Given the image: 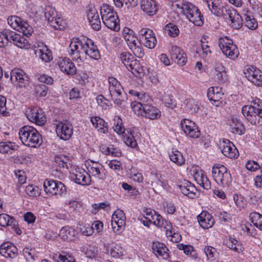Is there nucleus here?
<instances>
[{
    "mask_svg": "<svg viewBox=\"0 0 262 262\" xmlns=\"http://www.w3.org/2000/svg\"><path fill=\"white\" fill-rule=\"evenodd\" d=\"M69 52L73 59L82 61L87 56L95 60L100 58V52L96 45L89 38L76 39L71 41Z\"/></svg>",
    "mask_w": 262,
    "mask_h": 262,
    "instance_id": "obj_1",
    "label": "nucleus"
},
{
    "mask_svg": "<svg viewBox=\"0 0 262 262\" xmlns=\"http://www.w3.org/2000/svg\"><path fill=\"white\" fill-rule=\"evenodd\" d=\"M173 8L185 16L186 18L196 26L203 25V17L197 7L191 3L184 1H175L172 4Z\"/></svg>",
    "mask_w": 262,
    "mask_h": 262,
    "instance_id": "obj_2",
    "label": "nucleus"
},
{
    "mask_svg": "<svg viewBox=\"0 0 262 262\" xmlns=\"http://www.w3.org/2000/svg\"><path fill=\"white\" fill-rule=\"evenodd\" d=\"M252 103L253 105H245L242 107V114L252 124L260 125L262 120V100L253 98Z\"/></svg>",
    "mask_w": 262,
    "mask_h": 262,
    "instance_id": "obj_3",
    "label": "nucleus"
},
{
    "mask_svg": "<svg viewBox=\"0 0 262 262\" xmlns=\"http://www.w3.org/2000/svg\"><path fill=\"white\" fill-rule=\"evenodd\" d=\"M18 134L22 143L29 147H36L42 142L41 135L32 126H24L20 128Z\"/></svg>",
    "mask_w": 262,
    "mask_h": 262,
    "instance_id": "obj_4",
    "label": "nucleus"
},
{
    "mask_svg": "<svg viewBox=\"0 0 262 262\" xmlns=\"http://www.w3.org/2000/svg\"><path fill=\"white\" fill-rule=\"evenodd\" d=\"M10 42L21 49H28L30 43L21 35L11 30H5L0 33V47L3 48Z\"/></svg>",
    "mask_w": 262,
    "mask_h": 262,
    "instance_id": "obj_5",
    "label": "nucleus"
},
{
    "mask_svg": "<svg viewBox=\"0 0 262 262\" xmlns=\"http://www.w3.org/2000/svg\"><path fill=\"white\" fill-rule=\"evenodd\" d=\"M212 176L214 181L223 187H227L232 181L230 172L221 164H215L212 168Z\"/></svg>",
    "mask_w": 262,
    "mask_h": 262,
    "instance_id": "obj_6",
    "label": "nucleus"
},
{
    "mask_svg": "<svg viewBox=\"0 0 262 262\" xmlns=\"http://www.w3.org/2000/svg\"><path fill=\"white\" fill-rule=\"evenodd\" d=\"M43 188L49 196H55L58 198L64 196L67 193L66 188L62 182L52 179H46L44 181Z\"/></svg>",
    "mask_w": 262,
    "mask_h": 262,
    "instance_id": "obj_7",
    "label": "nucleus"
},
{
    "mask_svg": "<svg viewBox=\"0 0 262 262\" xmlns=\"http://www.w3.org/2000/svg\"><path fill=\"white\" fill-rule=\"evenodd\" d=\"M220 48L226 57L231 59L237 58L239 52L236 45L227 36L222 37L218 41Z\"/></svg>",
    "mask_w": 262,
    "mask_h": 262,
    "instance_id": "obj_8",
    "label": "nucleus"
},
{
    "mask_svg": "<svg viewBox=\"0 0 262 262\" xmlns=\"http://www.w3.org/2000/svg\"><path fill=\"white\" fill-rule=\"evenodd\" d=\"M123 32V37L129 49L133 52L134 54L138 58H142L144 52L141 47V42L133 34L132 30H128V32Z\"/></svg>",
    "mask_w": 262,
    "mask_h": 262,
    "instance_id": "obj_9",
    "label": "nucleus"
},
{
    "mask_svg": "<svg viewBox=\"0 0 262 262\" xmlns=\"http://www.w3.org/2000/svg\"><path fill=\"white\" fill-rule=\"evenodd\" d=\"M109 92L115 104L120 107H124V102L122 99L123 88L120 82L115 78L111 77L108 79Z\"/></svg>",
    "mask_w": 262,
    "mask_h": 262,
    "instance_id": "obj_10",
    "label": "nucleus"
},
{
    "mask_svg": "<svg viewBox=\"0 0 262 262\" xmlns=\"http://www.w3.org/2000/svg\"><path fill=\"white\" fill-rule=\"evenodd\" d=\"M45 16L50 25L56 30H62L66 26V21L60 17L58 16L55 8L48 6L45 9Z\"/></svg>",
    "mask_w": 262,
    "mask_h": 262,
    "instance_id": "obj_11",
    "label": "nucleus"
},
{
    "mask_svg": "<svg viewBox=\"0 0 262 262\" xmlns=\"http://www.w3.org/2000/svg\"><path fill=\"white\" fill-rule=\"evenodd\" d=\"M8 24L15 30L21 32L27 37L31 35L33 32L32 27L27 22L17 16H10L7 19Z\"/></svg>",
    "mask_w": 262,
    "mask_h": 262,
    "instance_id": "obj_12",
    "label": "nucleus"
},
{
    "mask_svg": "<svg viewBox=\"0 0 262 262\" xmlns=\"http://www.w3.org/2000/svg\"><path fill=\"white\" fill-rule=\"evenodd\" d=\"M139 40L141 44L148 49H154L157 42L154 31L147 28H141L138 31Z\"/></svg>",
    "mask_w": 262,
    "mask_h": 262,
    "instance_id": "obj_13",
    "label": "nucleus"
},
{
    "mask_svg": "<svg viewBox=\"0 0 262 262\" xmlns=\"http://www.w3.org/2000/svg\"><path fill=\"white\" fill-rule=\"evenodd\" d=\"M111 225L113 230L117 234H121L125 229L126 216L123 211L117 209L112 216Z\"/></svg>",
    "mask_w": 262,
    "mask_h": 262,
    "instance_id": "obj_14",
    "label": "nucleus"
},
{
    "mask_svg": "<svg viewBox=\"0 0 262 262\" xmlns=\"http://www.w3.org/2000/svg\"><path fill=\"white\" fill-rule=\"evenodd\" d=\"M207 97L211 103L216 107H220L225 103L223 89L220 86H212L207 90Z\"/></svg>",
    "mask_w": 262,
    "mask_h": 262,
    "instance_id": "obj_15",
    "label": "nucleus"
},
{
    "mask_svg": "<svg viewBox=\"0 0 262 262\" xmlns=\"http://www.w3.org/2000/svg\"><path fill=\"white\" fill-rule=\"evenodd\" d=\"M27 118L38 125H43L47 121L46 117L42 110L38 107H31L26 113Z\"/></svg>",
    "mask_w": 262,
    "mask_h": 262,
    "instance_id": "obj_16",
    "label": "nucleus"
},
{
    "mask_svg": "<svg viewBox=\"0 0 262 262\" xmlns=\"http://www.w3.org/2000/svg\"><path fill=\"white\" fill-rule=\"evenodd\" d=\"M56 132L60 139L67 141L73 134V125L67 120L59 122L56 124Z\"/></svg>",
    "mask_w": 262,
    "mask_h": 262,
    "instance_id": "obj_17",
    "label": "nucleus"
},
{
    "mask_svg": "<svg viewBox=\"0 0 262 262\" xmlns=\"http://www.w3.org/2000/svg\"><path fill=\"white\" fill-rule=\"evenodd\" d=\"M85 166L88 171L93 177L100 180L106 178L104 167L100 163L89 160L86 161Z\"/></svg>",
    "mask_w": 262,
    "mask_h": 262,
    "instance_id": "obj_18",
    "label": "nucleus"
},
{
    "mask_svg": "<svg viewBox=\"0 0 262 262\" xmlns=\"http://www.w3.org/2000/svg\"><path fill=\"white\" fill-rule=\"evenodd\" d=\"M245 77L254 85L262 86V72L255 67L251 66L244 72Z\"/></svg>",
    "mask_w": 262,
    "mask_h": 262,
    "instance_id": "obj_19",
    "label": "nucleus"
},
{
    "mask_svg": "<svg viewBox=\"0 0 262 262\" xmlns=\"http://www.w3.org/2000/svg\"><path fill=\"white\" fill-rule=\"evenodd\" d=\"M10 79L12 82L21 88H25L29 84V77L25 72L20 69H14L10 73Z\"/></svg>",
    "mask_w": 262,
    "mask_h": 262,
    "instance_id": "obj_20",
    "label": "nucleus"
},
{
    "mask_svg": "<svg viewBox=\"0 0 262 262\" xmlns=\"http://www.w3.org/2000/svg\"><path fill=\"white\" fill-rule=\"evenodd\" d=\"M181 128L185 134L190 138H198L200 132L195 123L189 119H184L181 122Z\"/></svg>",
    "mask_w": 262,
    "mask_h": 262,
    "instance_id": "obj_21",
    "label": "nucleus"
},
{
    "mask_svg": "<svg viewBox=\"0 0 262 262\" xmlns=\"http://www.w3.org/2000/svg\"><path fill=\"white\" fill-rule=\"evenodd\" d=\"M220 148L223 154L230 159L237 158L238 151L232 142L227 139H224L220 143Z\"/></svg>",
    "mask_w": 262,
    "mask_h": 262,
    "instance_id": "obj_22",
    "label": "nucleus"
},
{
    "mask_svg": "<svg viewBox=\"0 0 262 262\" xmlns=\"http://www.w3.org/2000/svg\"><path fill=\"white\" fill-rule=\"evenodd\" d=\"M71 179L75 183L81 185H88L91 182V177L83 169H76L70 174Z\"/></svg>",
    "mask_w": 262,
    "mask_h": 262,
    "instance_id": "obj_23",
    "label": "nucleus"
},
{
    "mask_svg": "<svg viewBox=\"0 0 262 262\" xmlns=\"http://www.w3.org/2000/svg\"><path fill=\"white\" fill-rule=\"evenodd\" d=\"M169 52L171 58L174 59L175 62L181 66L186 64L187 58L185 52L180 48L175 45L171 46Z\"/></svg>",
    "mask_w": 262,
    "mask_h": 262,
    "instance_id": "obj_24",
    "label": "nucleus"
},
{
    "mask_svg": "<svg viewBox=\"0 0 262 262\" xmlns=\"http://www.w3.org/2000/svg\"><path fill=\"white\" fill-rule=\"evenodd\" d=\"M86 13L89 21L93 29L99 30L101 29V21L97 9L93 6H90Z\"/></svg>",
    "mask_w": 262,
    "mask_h": 262,
    "instance_id": "obj_25",
    "label": "nucleus"
},
{
    "mask_svg": "<svg viewBox=\"0 0 262 262\" xmlns=\"http://www.w3.org/2000/svg\"><path fill=\"white\" fill-rule=\"evenodd\" d=\"M0 254L5 257L14 258L18 255V250L12 243L5 242L0 246Z\"/></svg>",
    "mask_w": 262,
    "mask_h": 262,
    "instance_id": "obj_26",
    "label": "nucleus"
},
{
    "mask_svg": "<svg viewBox=\"0 0 262 262\" xmlns=\"http://www.w3.org/2000/svg\"><path fill=\"white\" fill-rule=\"evenodd\" d=\"M178 187L181 192L188 198L194 199L196 197V188L189 181L184 180L178 185Z\"/></svg>",
    "mask_w": 262,
    "mask_h": 262,
    "instance_id": "obj_27",
    "label": "nucleus"
},
{
    "mask_svg": "<svg viewBox=\"0 0 262 262\" xmlns=\"http://www.w3.org/2000/svg\"><path fill=\"white\" fill-rule=\"evenodd\" d=\"M211 12L217 16L224 15L227 10L223 6L221 0H204Z\"/></svg>",
    "mask_w": 262,
    "mask_h": 262,
    "instance_id": "obj_28",
    "label": "nucleus"
},
{
    "mask_svg": "<svg viewBox=\"0 0 262 262\" xmlns=\"http://www.w3.org/2000/svg\"><path fill=\"white\" fill-rule=\"evenodd\" d=\"M227 124L230 126V129L232 133L241 135L245 132L244 125L236 116H233L229 118L227 121Z\"/></svg>",
    "mask_w": 262,
    "mask_h": 262,
    "instance_id": "obj_29",
    "label": "nucleus"
},
{
    "mask_svg": "<svg viewBox=\"0 0 262 262\" xmlns=\"http://www.w3.org/2000/svg\"><path fill=\"white\" fill-rule=\"evenodd\" d=\"M226 12H227L229 21L230 22L231 27L235 29L241 28L243 25V19L237 11L232 8L226 10Z\"/></svg>",
    "mask_w": 262,
    "mask_h": 262,
    "instance_id": "obj_30",
    "label": "nucleus"
},
{
    "mask_svg": "<svg viewBox=\"0 0 262 262\" xmlns=\"http://www.w3.org/2000/svg\"><path fill=\"white\" fill-rule=\"evenodd\" d=\"M57 63L60 70L67 75H73L76 73V68L69 58H60Z\"/></svg>",
    "mask_w": 262,
    "mask_h": 262,
    "instance_id": "obj_31",
    "label": "nucleus"
},
{
    "mask_svg": "<svg viewBox=\"0 0 262 262\" xmlns=\"http://www.w3.org/2000/svg\"><path fill=\"white\" fill-rule=\"evenodd\" d=\"M197 219L200 225L204 229H209L214 224L213 216L207 211H203Z\"/></svg>",
    "mask_w": 262,
    "mask_h": 262,
    "instance_id": "obj_32",
    "label": "nucleus"
},
{
    "mask_svg": "<svg viewBox=\"0 0 262 262\" xmlns=\"http://www.w3.org/2000/svg\"><path fill=\"white\" fill-rule=\"evenodd\" d=\"M54 165L59 169H68L72 166L70 158L64 155H58L55 156Z\"/></svg>",
    "mask_w": 262,
    "mask_h": 262,
    "instance_id": "obj_33",
    "label": "nucleus"
},
{
    "mask_svg": "<svg viewBox=\"0 0 262 262\" xmlns=\"http://www.w3.org/2000/svg\"><path fill=\"white\" fill-rule=\"evenodd\" d=\"M152 250L154 254L157 256H161L163 259H166L169 257V251L165 245L160 242H153Z\"/></svg>",
    "mask_w": 262,
    "mask_h": 262,
    "instance_id": "obj_34",
    "label": "nucleus"
},
{
    "mask_svg": "<svg viewBox=\"0 0 262 262\" xmlns=\"http://www.w3.org/2000/svg\"><path fill=\"white\" fill-rule=\"evenodd\" d=\"M140 5L141 9L149 15H154L158 10L157 4L154 0H142Z\"/></svg>",
    "mask_w": 262,
    "mask_h": 262,
    "instance_id": "obj_35",
    "label": "nucleus"
},
{
    "mask_svg": "<svg viewBox=\"0 0 262 262\" xmlns=\"http://www.w3.org/2000/svg\"><path fill=\"white\" fill-rule=\"evenodd\" d=\"M102 21L104 25L108 28L114 31H118L120 30V24L118 16L117 13L102 19Z\"/></svg>",
    "mask_w": 262,
    "mask_h": 262,
    "instance_id": "obj_36",
    "label": "nucleus"
},
{
    "mask_svg": "<svg viewBox=\"0 0 262 262\" xmlns=\"http://www.w3.org/2000/svg\"><path fill=\"white\" fill-rule=\"evenodd\" d=\"M77 231L69 226L62 227L59 231V236L64 241L70 242L77 235Z\"/></svg>",
    "mask_w": 262,
    "mask_h": 262,
    "instance_id": "obj_37",
    "label": "nucleus"
},
{
    "mask_svg": "<svg viewBox=\"0 0 262 262\" xmlns=\"http://www.w3.org/2000/svg\"><path fill=\"white\" fill-rule=\"evenodd\" d=\"M216 80L219 83H223L228 79L225 68L220 62H216L214 67Z\"/></svg>",
    "mask_w": 262,
    "mask_h": 262,
    "instance_id": "obj_38",
    "label": "nucleus"
},
{
    "mask_svg": "<svg viewBox=\"0 0 262 262\" xmlns=\"http://www.w3.org/2000/svg\"><path fill=\"white\" fill-rule=\"evenodd\" d=\"M91 122L99 133H108L107 123L103 119L97 116L92 117L91 118Z\"/></svg>",
    "mask_w": 262,
    "mask_h": 262,
    "instance_id": "obj_39",
    "label": "nucleus"
},
{
    "mask_svg": "<svg viewBox=\"0 0 262 262\" xmlns=\"http://www.w3.org/2000/svg\"><path fill=\"white\" fill-rule=\"evenodd\" d=\"M161 111L157 107L148 105H144V113L143 116L151 120H155L161 117Z\"/></svg>",
    "mask_w": 262,
    "mask_h": 262,
    "instance_id": "obj_40",
    "label": "nucleus"
},
{
    "mask_svg": "<svg viewBox=\"0 0 262 262\" xmlns=\"http://www.w3.org/2000/svg\"><path fill=\"white\" fill-rule=\"evenodd\" d=\"M107 253L114 258H119L124 255L125 249L118 244H112L106 248Z\"/></svg>",
    "mask_w": 262,
    "mask_h": 262,
    "instance_id": "obj_41",
    "label": "nucleus"
},
{
    "mask_svg": "<svg viewBox=\"0 0 262 262\" xmlns=\"http://www.w3.org/2000/svg\"><path fill=\"white\" fill-rule=\"evenodd\" d=\"M194 178L197 183L205 189L211 188V183L204 171L196 172L194 174Z\"/></svg>",
    "mask_w": 262,
    "mask_h": 262,
    "instance_id": "obj_42",
    "label": "nucleus"
},
{
    "mask_svg": "<svg viewBox=\"0 0 262 262\" xmlns=\"http://www.w3.org/2000/svg\"><path fill=\"white\" fill-rule=\"evenodd\" d=\"M18 146L14 142L5 141L0 142V152L2 154H12L17 150Z\"/></svg>",
    "mask_w": 262,
    "mask_h": 262,
    "instance_id": "obj_43",
    "label": "nucleus"
},
{
    "mask_svg": "<svg viewBox=\"0 0 262 262\" xmlns=\"http://www.w3.org/2000/svg\"><path fill=\"white\" fill-rule=\"evenodd\" d=\"M135 130L130 129L127 130V133L124 136V141L126 145L134 148L137 146V142L135 139Z\"/></svg>",
    "mask_w": 262,
    "mask_h": 262,
    "instance_id": "obj_44",
    "label": "nucleus"
},
{
    "mask_svg": "<svg viewBox=\"0 0 262 262\" xmlns=\"http://www.w3.org/2000/svg\"><path fill=\"white\" fill-rule=\"evenodd\" d=\"M185 110L188 113L191 114L196 113L199 110L198 102L194 99H186L185 102Z\"/></svg>",
    "mask_w": 262,
    "mask_h": 262,
    "instance_id": "obj_45",
    "label": "nucleus"
},
{
    "mask_svg": "<svg viewBox=\"0 0 262 262\" xmlns=\"http://www.w3.org/2000/svg\"><path fill=\"white\" fill-rule=\"evenodd\" d=\"M35 54L38 56L43 61L49 62L52 59V55L51 51L48 48H44L40 50H35Z\"/></svg>",
    "mask_w": 262,
    "mask_h": 262,
    "instance_id": "obj_46",
    "label": "nucleus"
},
{
    "mask_svg": "<svg viewBox=\"0 0 262 262\" xmlns=\"http://www.w3.org/2000/svg\"><path fill=\"white\" fill-rule=\"evenodd\" d=\"M119 57L127 69L136 60L134 57L127 52H123L120 54Z\"/></svg>",
    "mask_w": 262,
    "mask_h": 262,
    "instance_id": "obj_47",
    "label": "nucleus"
},
{
    "mask_svg": "<svg viewBox=\"0 0 262 262\" xmlns=\"http://www.w3.org/2000/svg\"><path fill=\"white\" fill-rule=\"evenodd\" d=\"M169 158L171 161L178 166L182 165L185 163V159L182 153L178 150H176L171 151L169 154Z\"/></svg>",
    "mask_w": 262,
    "mask_h": 262,
    "instance_id": "obj_48",
    "label": "nucleus"
},
{
    "mask_svg": "<svg viewBox=\"0 0 262 262\" xmlns=\"http://www.w3.org/2000/svg\"><path fill=\"white\" fill-rule=\"evenodd\" d=\"M81 251L89 258H94L98 254V249L94 246H83L81 247Z\"/></svg>",
    "mask_w": 262,
    "mask_h": 262,
    "instance_id": "obj_49",
    "label": "nucleus"
},
{
    "mask_svg": "<svg viewBox=\"0 0 262 262\" xmlns=\"http://www.w3.org/2000/svg\"><path fill=\"white\" fill-rule=\"evenodd\" d=\"M114 130L118 135L124 134L125 128L123 126L122 120L121 118L118 116H116L114 117Z\"/></svg>",
    "mask_w": 262,
    "mask_h": 262,
    "instance_id": "obj_50",
    "label": "nucleus"
},
{
    "mask_svg": "<svg viewBox=\"0 0 262 262\" xmlns=\"http://www.w3.org/2000/svg\"><path fill=\"white\" fill-rule=\"evenodd\" d=\"M113 7L107 4H103L100 7V14L102 20L106 19V17L112 16L113 13H116Z\"/></svg>",
    "mask_w": 262,
    "mask_h": 262,
    "instance_id": "obj_51",
    "label": "nucleus"
},
{
    "mask_svg": "<svg viewBox=\"0 0 262 262\" xmlns=\"http://www.w3.org/2000/svg\"><path fill=\"white\" fill-rule=\"evenodd\" d=\"M177 246L178 249L180 250H183L185 254L190 255L194 258H197V254L192 246L180 244Z\"/></svg>",
    "mask_w": 262,
    "mask_h": 262,
    "instance_id": "obj_52",
    "label": "nucleus"
},
{
    "mask_svg": "<svg viewBox=\"0 0 262 262\" xmlns=\"http://www.w3.org/2000/svg\"><path fill=\"white\" fill-rule=\"evenodd\" d=\"M227 246L237 253H240L243 251V248L239 243L232 237H230L227 241Z\"/></svg>",
    "mask_w": 262,
    "mask_h": 262,
    "instance_id": "obj_53",
    "label": "nucleus"
},
{
    "mask_svg": "<svg viewBox=\"0 0 262 262\" xmlns=\"http://www.w3.org/2000/svg\"><path fill=\"white\" fill-rule=\"evenodd\" d=\"M204 252L208 260L212 261L215 259L217 256V252L215 248L207 246L204 248Z\"/></svg>",
    "mask_w": 262,
    "mask_h": 262,
    "instance_id": "obj_54",
    "label": "nucleus"
},
{
    "mask_svg": "<svg viewBox=\"0 0 262 262\" xmlns=\"http://www.w3.org/2000/svg\"><path fill=\"white\" fill-rule=\"evenodd\" d=\"M56 262H76L75 258L70 254H56L53 256Z\"/></svg>",
    "mask_w": 262,
    "mask_h": 262,
    "instance_id": "obj_55",
    "label": "nucleus"
},
{
    "mask_svg": "<svg viewBox=\"0 0 262 262\" xmlns=\"http://www.w3.org/2000/svg\"><path fill=\"white\" fill-rule=\"evenodd\" d=\"M201 50L202 53H200L202 58H205L209 54L211 53V50L207 41H206V38L203 37L201 39Z\"/></svg>",
    "mask_w": 262,
    "mask_h": 262,
    "instance_id": "obj_56",
    "label": "nucleus"
},
{
    "mask_svg": "<svg viewBox=\"0 0 262 262\" xmlns=\"http://www.w3.org/2000/svg\"><path fill=\"white\" fill-rule=\"evenodd\" d=\"M131 108L133 111L137 116H143L144 113V106L141 102L136 101H133L130 104Z\"/></svg>",
    "mask_w": 262,
    "mask_h": 262,
    "instance_id": "obj_57",
    "label": "nucleus"
},
{
    "mask_svg": "<svg viewBox=\"0 0 262 262\" xmlns=\"http://www.w3.org/2000/svg\"><path fill=\"white\" fill-rule=\"evenodd\" d=\"M14 220L10 215L3 213L0 214V226L2 227H7L11 225H15L13 224Z\"/></svg>",
    "mask_w": 262,
    "mask_h": 262,
    "instance_id": "obj_58",
    "label": "nucleus"
},
{
    "mask_svg": "<svg viewBox=\"0 0 262 262\" xmlns=\"http://www.w3.org/2000/svg\"><path fill=\"white\" fill-rule=\"evenodd\" d=\"M245 25L250 29L254 30L258 26V24L255 18L247 13H244Z\"/></svg>",
    "mask_w": 262,
    "mask_h": 262,
    "instance_id": "obj_59",
    "label": "nucleus"
},
{
    "mask_svg": "<svg viewBox=\"0 0 262 262\" xmlns=\"http://www.w3.org/2000/svg\"><path fill=\"white\" fill-rule=\"evenodd\" d=\"M242 228V230L248 236L255 237L257 234L256 230L254 226L249 222L243 224Z\"/></svg>",
    "mask_w": 262,
    "mask_h": 262,
    "instance_id": "obj_60",
    "label": "nucleus"
},
{
    "mask_svg": "<svg viewBox=\"0 0 262 262\" xmlns=\"http://www.w3.org/2000/svg\"><path fill=\"white\" fill-rule=\"evenodd\" d=\"M165 31L172 37H177L180 33L178 26L172 23H169L166 26Z\"/></svg>",
    "mask_w": 262,
    "mask_h": 262,
    "instance_id": "obj_61",
    "label": "nucleus"
},
{
    "mask_svg": "<svg viewBox=\"0 0 262 262\" xmlns=\"http://www.w3.org/2000/svg\"><path fill=\"white\" fill-rule=\"evenodd\" d=\"M127 69L137 77L140 76L143 71V69L140 66L139 62L136 59Z\"/></svg>",
    "mask_w": 262,
    "mask_h": 262,
    "instance_id": "obj_62",
    "label": "nucleus"
},
{
    "mask_svg": "<svg viewBox=\"0 0 262 262\" xmlns=\"http://www.w3.org/2000/svg\"><path fill=\"white\" fill-rule=\"evenodd\" d=\"M155 223H156L155 225L159 228H164L165 229H166V230L171 229V223L169 221L164 220L160 214L158 215L157 220H156Z\"/></svg>",
    "mask_w": 262,
    "mask_h": 262,
    "instance_id": "obj_63",
    "label": "nucleus"
},
{
    "mask_svg": "<svg viewBox=\"0 0 262 262\" xmlns=\"http://www.w3.org/2000/svg\"><path fill=\"white\" fill-rule=\"evenodd\" d=\"M165 105L170 108H174L177 106V102L172 98V96L168 94L165 95L162 99Z\"/></svg>",
    "mask_w": 262,
    "mask_h": 262,
    "instance_id": "obj_64",
    "label": "nucleus"
}]
</instances>
